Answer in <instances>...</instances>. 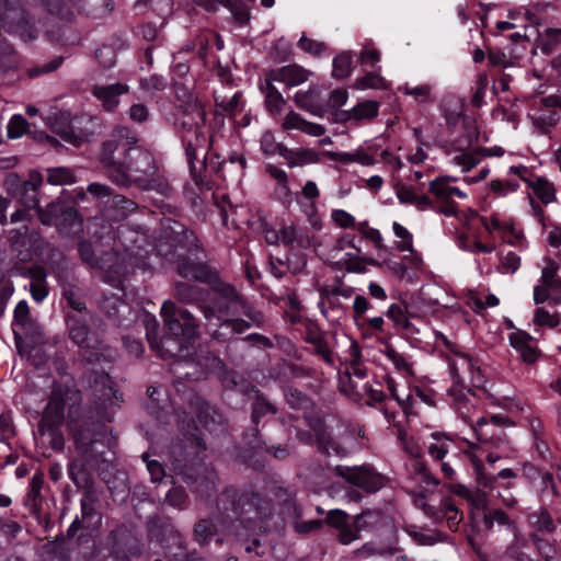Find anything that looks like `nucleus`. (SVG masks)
Instances as JSON below:
<instances>
[{"label": "nucleus", "mask_w": 561, "mask_h": 561, "mask_svg": "<svg viewBox=\"0 0 561 561\" xmlns=\"http://www.w3.org/2000/svg\"><path fill=\"white\" fill-rule=\"evenodd\" d=\"M128 133V129L122 128L103 145L101 161L107 176L119 186L135 185L142 191L168 195L170 184L158 171L153 157L149 151L135 146V141H129V137H125Z\"/></svg>", "instance_id": "f257e3e1"}, {"label": "nucleus", "mask_w": 561, "mask_h": 561, "mask_svg": "<svg viewBox=\"0 0 561 561\" xmlns=\"http://www.w3.org/2000/svg\"><path fill=\"white\" fill-rule=\"evenodd\" d=\"M110 239L113 241L111 252L95 256L91 244L81 242L79 254L90 266L108 273L105 282L117 287L121 284V277L130 270L135 267L146 270L149 266L147 260L153 252L154 245L146 231L135 227L119 226Z\"/></svg>", "instance_id": "f03ea898"}, {"label": "nucleus", "mask_w": 561, "mask_h": 561, "mask_svg": "<svg viewBox=\"0 0 561 561\" xmlns=\"http://www.w3.org/2000/svg\"><path fill=\"white\" fill-rule=\"evenodd\" d=\"M161 316L169 335L159 342L156 336L157 320L153 316L147 314L145 316L147 340L161 358L179 356L197 337L195 320L187 310L176 308L175 304L170 300L163 302Z\"/></svg>", "instance_id": "7ed1b4c3"}, {"label": "nucleus", "mask_w": 561, "mask_h": 561, "mask_svg": "<svg viewBox=\"0 0 561 561\" xmlns=\"http://www.w3.org/2000/svg\"><path fill=\"white\" fill-rule=\"evenodd\" d=\"M205 122L206 112L203 104L195 96L188 95L178 108L175 125L195 179L196 173L205 165L208 149V139L204 131Z\"/></svg>", "instance_id": "20e7f679"}, {"label": "nucleus", "mask_w": 561, "mask_h": 561, "mask_svg": "<svg viewBox=\"0 0 561 561\" xmlns=\"http://www.w3.org/2000/svg\"><path fill=\"white\" fill-rule=\"evenodd\" d=\"M78 400L79 391L71 377L64 376L54 383L49 401L38 425L37 444L48 446L56 451L62 450L65 440L59 426L64 421V409L66 403H75Z\"/></svg>", "instance_id": "39448f33"}, {"label": "nucleus", "mask_w": 561, "mask_h": 561, "mask_svg": "<svg viewBox=\"0 0 561 561\" xmlns=\"http://www.w3.org/2000/svg\"><path fill=\"white\" fill-rule=\"evenodd\" d=\"M233 517L227 515L229 523L221 522L222 529L237 538H252L253 545H257L256 530L268 529L267 519L272 516V504L260 494L241 495L233 503Z\"/></svg>", "instance_id": "423d86ee"}, {"label": "nucleus", "mask_w": 561, "mask_h": 561, "mask_svg": "<svg viewBox=\"0 0 561 561\" xmlns=\"http://www.w3.org/2000/svg\"><path fill=\"white\" fill-rule=\"evenodd\" d=\"M216 301L213 306L205 307L204 314L210 324L213 319H217L219 323V330L213 333V337L216 340H228L234 333H243L251 324H259L262 321L260 313H250L248 317L251 319V323L242 319H226L224 313H229L230 310L233 312L238 311V307L242 306V301L231 286H224L220 290L216 291Z\"/></svg>", "instance_id": "0eeeda50"}, {"label": "nucleus", "mask_w": 561, "mask_h": 561, "mask_svg": "<svg viewBox=\"0 0 561 561\" xmlns=\"http://www.w3.org/2000/svg\"><path fill=\"white\" fill-rule=\"evenodd\" d=\"M358 233L345 232L341 234L331 247L321 250V256L331 264H337L351 273H365L367 265L381 266V264L363 253L362 240Z\"/></svg>", "instance_id": "6e6552de"}, {"label": "nucleus", "mask_w": 561, "mask_h": 561, "mask_svg": "<svg viewBox=\"0 0 561 561\" xmlns=\"http://www.w3.org/2000/svg\"><path fill=\"white\" fill-rule=\"evenodd\" d=\"M435 343L444 345L453 352L448 357L449 371L454 381L450 388H456L460 392V399L467 394L465 390L470 389L469 385L481 387L484 383V377L480 365L468 354L458 352L455 345L442 333L434 331Z\"/></svg>", "instance_id": "1a4fd4ad"}, {"label": "nucleus", "mask_w": 561, "mask_h": 561, "mask_svg": "<svg viewBox=\"0 0 561 561\" xmlns=\"http://www.w3.org/2000/svg\"><path fill=\"white\" fill-rule=\"evenodd\" d=\"M9 243L16 259L24 263L42 261L53 264L54 257L60 255L38 231L25 226L10 231Z\"/></svg>", "instance_id": "9d476101"}, {"label": "nucleus", "mask_w": 561, "mask_h": 561, "mask_svg": "<svg viewBox=\"0 0 561 561\" xmlns=\"http://www.w3.org/2000/svg\"><path fill=\"white\" fill-rule=\"evenodd\" d=\"M444 152L449 162L462 172L476 168L481 161L476 127L472 124L466 125L462 135L444 146Z\"/></svg>", "instance_id": "9b49d317"}, {"label": "nucleus", "mask_w": 561, "mask_h": 561, "mask_svg": "<svg viewBox=\"0 0 561 561\" xmlns=\"http://www.w3.org/2000/svg\"><path fill=\"white\" fill-rule=\"evenodd\" d=\"M456 178L439 176L431 181L428 190L435 198L437 205V213L446 217H457L459 213L458 205L454 202L455 197L465 199L467 193L453 185Z\"/></svg>", "instance_id": "f8f14e48"}, {"label": "nucleus", "mask_w": 561, "mask_h": 561, "mask_svg": "<svg viewBox=\"0 0 561 561\" xmlns=\"http://www.w3.org/2000/svg\"><path fill=\"white\" fill-rule=\"evenodd\" d=\"M37 213L43 225H56L64 236H76L82 231V219L73 208L64 209L59 204H50Z\"/></svg>", "instance_id": "ddd939ff"}, {"label": "nucleus", "mask_w": 561, "mask_h": 561, "mask_svg": "<svg viewBox=\"0 0 561 561\" xmlns=\"http://www.w3.org/2000/svg\"><path fill=\"white\" fill-rule=\"evenodd\" d=\"M561 106V99L558 95H549L535 102L528 113V118L538 133L543 134L554 126L559 116L557 108Z\"/></svg>", "instance_id": "4468645a"}, {"label": "nucleus", "mask_w": 561, "mask_h": 561, "mask_svg": "<svg viewBox=\"0 0 561 561\" xmlns=\"http://www.w3.org/2000/svg\"><path fill=\"white\" fill-rule=\"evenodd\" d=\"M331 220L333 224L341 229L350 230L355 229L363 238L370 241L376 249L383 247V238L380 231L369 226L367 220L356 222L355 217L344 209H332Z\"/></svg>", "instance_id": "2eb2a0df"}, {"label": "nucleus", "mask_w": 561, "mask_h": 561, "mask_svg": "<svg viewBox=\"0 0 561 561\" xmlns=\"http://www.w3.org/2000/svg\"><path fill=\"white\" fill-rule=\"evenodd\" d=\"M334 471L337 476L346 479L350 483L367 492H376L383 485V478L368 466H335Z\"/></svg>", "instance_id": "dca6fc26"}, {"label": "nucleus", "mask_w": 561, "mask_h": 561, "mask_svg": "<svg viewBox=\"0 0 561 561\" xmlns=\"http://www.w3.org/2000/svg\"><path fill=\"white\" fill-rule=\"evenodd\" d=\"M94 392L98 396V409L101 417L107 422L112 421L114 407L123 402V397L113 388V382L107 374L100 375L94 382Z\"/></svg>", "instance_id": "f3484780"}, {"label": "nucleus", "mask_w": 561, "mask_h": 561, "mask_svg": "<svg viewBox=\"0 0 561 561\" xmlns=\"http://www.w3.org/2000/svg\"><path fill=\"white\" fill-rule=\"evenodd\" d=\"M70 339L82 348L81 356L89 363L100 362L103 354L99 340L89 336L87 324L77 319L69 320Z\"/></svg>", "instance_id": "a211bd4d"}, {"label": "nucleus", "mask_w": 561, "mask_h": 561, "mask_svg": "<svg viewBox=\"0 0 561 561\" xmlns=\"http://www.w3.org/2000/svg\"><path fill=\"white\" fill-rule=\"evenodd\" d=\"M480 221L489 233L500 232L506 243L513 247H524V237L515 229L512 219H502L499 214L493 213L481 217Z\"/></svg>", "instance_id": "6ab92c4d"}, {"label": "nucleus", "mask_w": 561, "mask_h": 561, "mask_svg": "<svg viewBox=\"0 0 561 561\" xmlns=\"http://www.w3.org/2000/svg\"><path fill=\"white\" fill-rule=\"evenodd\" d=\"M0 27L18 34L24 41L33 39L36 36V30L30 24L25 11L21 8H8L4 15L0 18Z\"/></svg>", "instance_id": "aec40b11"}, {"label": "nucleus", "mask_w": 561, "mask_h": 561, "mask_svg": "<svg viewBox=\"0 0 561 561\" xmlns=\"http://www.w3.org/2000/svg\"><path fill=\"white\" fill-rule=\"evenodd\" d=\"M387 317L393 321L394 327L405 337L413 339L420 333V329L411 321L417 318V316L410 307L402 308L393 304L388 308Z\"/></svg>", "instance_id": "412c9836"}, {"label": "nucleus", "mask_w": 561, "mask_h": 561, "mask_svg": "<svg viewBox=\"0 0 561 561\" xmlns=\"http://www.w3.org/2000/svg\"><path fill=\"white\" fill-rule=\"evenodd\" d=\"M320 196L319 188L313 181H307L301 188L300 195L297 196V203L302 213L310 219L316 230L321 229L319 219L317 217L316 201Z\"/></svg>", "instance_id": "4be33fe9"}, {"label": "nucleus", "mask_w": 561, "mask_h": 561, "mask_svg": "<svg viewBox=\"0 0 561 561\" xmlns=\"http://www.w3.org/2000/svg\"><path fill=\"white\" fill-rule=\"evenodd\" d=\"M267 75L271 81L280 82L293 88L308 81L311 72L299 65L293 64L273 69Z\"/></svg>", "instance_id": "5701e85b"}, {"label": "nucleus", "mask_w": 561, "mask_h": 561, "mask_svg": "<svg viewBox=\"0 0 561 561\" xmlns=\"http://www.w3.org/2000/svg\"><path fill=\"white\" fill-rule=\"evenodd\" d=\"M280 127L285 131L299 130L308 136L320 137L325 133L324 126L305 119L295 111H289L284 116Z\"/></svg>", "instance_id": "b1692460"}, {"label": "nucleus", "mask_w": 561, "mask_h": 561, "mask_svg": "<svg viewBox=\"0 0 561 561\" xmlns=\"http://www.w3.org/2000/svg\"><path fill=\"white\" fill-rule=\"evenodd\" d=\"M510 344L516 350L523 360L528 364L535 363L539 357V351L534 344V337L523 330H515L510 334Z\"/></svg>", "instance_id": "393cba45"}, {"label": "nucleus", "mask_w": 561, "mask_h": 561, "mask_svg": "<svg viewBox=\"0 0 561 561\" xmlns=\"http://www.w3.org/2000/svg\"><path fill=\"white\" fill-rule=\"evenodd\" d=\"M327 523L340 530L339 539L343 545H348L358 539L355 524L348 525V515L342 510H331L327 515Z\"/></svg>", "instance_id": "a878e982"}, {"label": "nucleus", "mask_w": 561, "mask_h": 561, "mask_svg": "<svg viewBox=\"0 0 561 561\" xmlns=\"http://www.w3.org/2000/svg\"><path fill=\"white\" fill-rule=\"evenodd\" d=\"M128 85L114 83L110 85H95L92 90L93 95L101 101L106 111L114 110L118 103V98L128 92Z\"/></svg>", "instance_id": "bb28decb"}, {"label": "nucleus", "mask_w": 561, "mask_h": 561, "mask_svg": "<svg viewBox=\"0 0 561 561\" xmlns=\"http://www.w3.org/2000/svg\"><path fill=\"white\" fill-rule=\"evenodd\" d=\"M101 523V516L96 513L90 500L81 501V519L76 518L69 526L68 534L76 535L81 528L94 529Z\"/></svg>", "instance_id": "cd10ccee"}, {"label": "nucleus", "mask_w": 561, "mask_h": 561, "mask_svg": "<svg viewBox=\"0 0 561 561\" xmlns=\"http://www.w3.org/2000/svg\"><path fill=\"white\" fill-rule=\"evenodd\" d=\"M448 393L454 400L457 413L474 430L476 421L473 420V415L476 413V405L472 402L474 394L471 389L465 390L467 396L461 399L459 398L460 392L457 391L456 388H450Z\"/></svg>", "instance_id": "c85d7f7f"}, {"label": "nucleus", "mask_w": 561, "mask_h": 561, "mask_svg": "<svg viewBox=\"0 0 561 561\" xmlns=\"http://www.w3.org/2000/svg\"><path fill=\"white\" fill-rule=\"evenodd\" d=\"M512 425L513 422L510 420V417L503 414H494L490 416V419L481 416L476 421L474 432L479 439L488 440L495 436V433L489 430L490 426L505 427Z\"/></svg>", "instance_id": "c756f323"}, {"label": "nucleus", "mask_w": 561, "mask_h": 561, "mask_svg": "<svg viewBox=\"0 0 561 561\" xmlns=\"http://www.w3.org/2000/svg\"><path fill=\"white\" fill-rule=\"evenodd\" d=\"M289 168L304 167L314 164L320 161V154L312 149H289L285 147L280 152Z\"/></svg>", "instance_id": "7c9ffc66"}, {"label": "nucleus", "mask_w": 561, "mask_h": 561, "mask_svg": "<svg viewBox=\"0 0 561 561\" xmlns=\"http://www.w3.org/2000/svg\"><path fill=\"white\" fill-rule=\"evenodd\" d=\"M312 432L319 449L327 453L328 455L334 454L336 456L343 457L348 453L346 448L340 446L337 443L331 439L329 433L323 427L321 422H318L312 427Z\"/></svg>", "instance_id": "2f4dec72"}, {"label": "nucleus", "mask_w": 561, "mask_h": 561, "mask_svg": "<svg viewBox=\"0 0 561 561\" xmlns=\"http://www.w3.org/2000/svg\"><path fill=\"white\" fill-rule=\"evenodd\" d=\"M197 422L198 425L193 420L195 430H199L201 425L207 431L213 432L216 425L221 426L222 415L215 408L203 402L197 413Z\"/></svg>", "instance_id": "473e14b6"}, {"label": "nucleus", "mask_w": 561, "mask_h": 561, "mask_svg": "<svg viewBox=\"0 0 561 561\" xmlns=\"http://www.w3.org/2000/svg\"><path fill=\"white\" fill-rule=\"evenodd\" d=\"M178 272L187 279H194L202 283L211 282V272L203 264L182 262L178 265Z\"/></svg>", "instance_id": "72a5a7b5"}, {"label": "nucleus", "mask_w": 561, "mask_h": 561, "mask_svg": "<svg viewBox=\"0 0 561 561\" xmlns=\"http://www.w3.org/2000/svg\"><path fill=\"white\" fill-rule=\"evenodd\" d=\"M280 243L291 248H305L309 244L307 234L294 225L280 228Z\"/></svg>", "instance_id": "f704fd0d"}, {"label": "nucleus", "mask_w": 561, "mask_h": 561, "mask_svg": "<svg viewBox=\"0 0 561 561\" xmlns=\"http://www.w3.org/2000/svg\"><path fill=\"white\" fill-rule=\"evenodd\" d=\"M265 81L264 91L266 107L271 113L278 114L282 112L286 101L282 93L275 88V81L270 80L268 75H266Z\"/></svg>", "instance_id": "c9c22d12"}, {"label": "nucleus", "mask_w": 561, "mask_h": 561, "mask_svg": "<svg viewBox=\"0 0 561 561\" xmlns=\"http://www.w3.org/2000/svg\"><path fill=\"white\" fill-rule=\"evenodd\" d=\"M528 186L531 187L536 197L543 204H550L554 202L556 188L554 185L547 179L538 176L534 181L529 182Z\"/></svg>", "instance_id": "e433bc0d"}, {"label": "nucleus", "mask_w": 561, "mask_h": 561, "mask_svg": "<svg viewBox=\"0 0 561 561\" xmlns=\"http://www.w3.org/2000/svg\"><path fill=\"white\" fill-rule=\"evenodd\" d=\"M528 524L535 535L550 534L554 530V524L547 511L533 513L528 516Z\"/></svg>", "instance_id": "4c0bfd02"}, {"label": "nucleus", "mask_w": 561, "mask_h": 561, "mask_svg": "<svg viewBox=\"0 0 561 561\" xmlns=\"http://www.w3.org/2000/svg\"><path fill=\"white\" fill-rule=\"evenodd\" d=\"M407 469L414 479H417L421 483H425L427 486H436L438 484V481L431 476L420 458H411L407 463Z\"/></svg>", "instance_id": "58836bf2"}, {"label": "nucleus", "mask_w": 561, "mask_h": 561, "mask_svg": "<svg viewBox=\"0 0 561 561\" xmlns=\"http://www.w3.org/2000/svg\"><path fill=\"white\" fill-rule=\"evenodd\" d=\"M543 267L541 270V276L539 283L551 289H558L561 286V279L557 276L559 266L554 260L549 256L543 259Z\"/></svg>", "instance_id": "ea45409f"}, {"label": "nucleus", "mask_w": 561, "mask_h": 561, "mask_svg": "<svg viewBox=\"0 0 561 561\" xmlns=\"http://www.w3.org/2000/svg\"><path fill=\"white\" fill-rule=\"evenodd\" d=\"M561 41V30L547 28L542 34H539L536 48L542 54H551Z\"/></svg>", "instance_id": "a19ab883"}, {"label": "nucleus", "mask_w": 561, "mask_h": 561, "mask_svg": "<svg viewBox=\"0 0 561 561\" xmlns=\"http://www.w3.org/2000/svg\"><path fill=\"white\" fill-rule=\"evenodd\" d=\"M398 91L412 96L417 103H428L433 101L432 87L430 84L410 85L404 83L398 87Z\"/></svg>", "instance_id": "79ce46f5"}, {"label": "nucleus", "mask_w": 561, "mask_h": 561, "mask_svg": "<svg viewBox=\"0 0 561 561\" xmlns=\"http://www.w3.org/2000/svg\"><path fill=\"white\" fill-rule=\"evenodd\" d=\"M319 92L317 88L310 87L307 91H298L294 94L295 104L310 113L318 108Z\"/></svg>", "instance_id": "37998d69"}, {"label": "nucleus", "mask_w": 561, "mask_h": 561, "mask_svg": "<svg viewBox=\"0 0 561 561\" xmlns=\"http://www.w3.org/2000/svg\"><path fill=\"white\" fill-rule=\"evenodd\" d=\"M385 356L391 362L394 368L404 376H412V363L408 357L397 352L392 346L388 345L383 350Z\"/></svg>", "instance_id": "c03bdc74"}, {"label": "nucleus", "mask_w": 561, "mask_h": 561, "mask_svg": "<svg viewBox=\"0 0 561 561\" xmlns=\"http://www.w3.org/2000/svg\"><path fill=\"white\" fill-rule=\"evenodd\" d=\"M500 304V299L494 294H488L485 299L474 290H470L467 294V305L472 308L477 313L482 312L488 307H496Z\"/></svg>", "instance_id": "a18cd8bd"}, {"label": "nucleus", "mask_w": 561, "mask_h": 561, "mask_svg": "<svg viewBox=\"0 0 561 561\" xmlns=\"http://www.w3.org/2000/svg\"><path fill=\"white\" fill-rule=\"evenodd\" d=\"M348 362L350 366L346 369V374L350 378L356 377L363 379L366 377V369L360 366V351L357 343L352 342L348 350Z\"/></svg>", "instance_id": "49530a36"}, {"label": "nucleus", "mask_w": 561, "mask_h": 561, "mask_svg": "<svg viewBox=\"0 0 561 561\" xmlns=\"http://www.w3.org/2000/svg\"><path fill=\"white\" fill-rule=\"evenodd\" d=\"M47 182L51 185H67L76 182L73 171L66 167H56L47 170Z\"/></svg>", "instance_id": "de8ad7c7"}, {"label": "nucleus", "mask_w": 561, "mask_h": 561, "mask_svg": "<svg viewBox=\"0 0 561 561\" xmlns=\"http://www.w3.org/2000/svg\"><path fill=\"white\" fill-rule=\"evenodd\" d=\"M431 436L433 438V442L430 443L427 446L428 454L434 459H443L449 449V437L440 433H433Z\"/></svg>", "instance_id": "09e8293b"}, {"label": "nucleus", "mask_w": 561, "mask_h": 561, "mask_svg": "<svg viewBox=\"0 0 561 561\" xmlns=\"http://www.w3.org/2000/svg\"><path fill=\"white\" fill-rule=\"evenodd\" d=\"M520 267V257L513 251L499 254L497 271L502 274H515Z\"/></svg>", "instance_id": "8fccbe9b"}, {"label": "nucleus", "mask_w": 561, "mask_h": 561, "mask_svg": "<svg viewBox=\"0 0 561 561\" xmlns=\"http://www.w3.org/2000/svg\"><path fill=\"white\" fill-rule=\"evenodd\" d=\"M225 8L230 11L239 25H245L249 22L250 11L242 0H226Z\"/></svg>", "instance_id": "3c124183"}, {"label": "nucleus", "mask_w": 561, "mask_h": 561, "mask_svg": "<svg viewBox=\"0 0 561 561\" xmlns=\"http://www.w3.org/2000/svg\"><path fill=\"white\" fill-rule=\"evenodd\" d=\"M378 114V103L374 101H366L359 103L355 107L352 108L350 113L351 119L363 121V119H371L376 117Z\"/></svg>", "instance_id": "603ef678"}, {"label": "nucleus", "mask_w": 561, "mask_h": 561, "mask_svg": "<svg viewBox=\"0 0 561 561\" xmlns=\"http://www.w3.org/2000/svg\"><path fill=\"white\" fill-rule=\"evenodd\" d=\"M286 146L276 141L275 135L272 130H265L260 139V148L265 156H280Z\"/></svg>", "instance_id": "864d4df0"}, {"label": "nucleus", "mask_w": 561, "mask_h": 561, "mask_svg": "<svg viewBox=\"0 0 561 561\" xmlns=\"http://www.w3.org/2000/svg\"><path fill=\"white\" fill-rule=\"evenodd\" d=\"M392 231L399 240L396 242V249L400 252L412 250L413 236L412 233L401 224L394 221L392 224Z\"/></svg>", "instance_id": "5fc2aeb1"}, {"label": "nucleus", "mask_w": 561, "mask_h": 561, "mask_svg": "<svg viewBox=\"0 0 561 561\" xmlns=\"http://www.w3.org/2000/svg\"><path fill=\"white\" fill-rule=\"evenodd\" d=\"M175 289L178 297L182 301L193 302L202 299V289L196 285L190 284L188 282L178 283Z\"/></svg>", "instance_id": "6e6d98bb"}, {"label": "nucleus", "mask_w": 561, "mask_h": 561, "mask_svg": "<svg viewBox=\"0 0 561 561\" xmlns=\"http://www.w3.org/2000/svg\"><path fill=\"white\" fill-rule=\"evenodd\" d=\"M383 516L376 511H367L356 516L354 524L357 534L366 528H371L381 523Z\"/></svg>", "instance_id": "4d7b16f0"}, {"label": "nucleus", "mask_w": 561, "mask_h": 561, "mask_svg": "<svg viewBox=\"0 0 561 561\" xmlns=\"http://www.w3.org/2000/svg\"><path fill=\"white\" fill-rule=\"evenodd\" d=\"M560 323V317L557 312H550L542 307L535 310L534 324L537 327H547L553 329Z\"/></svg>", "instance_id": "13d9d810"}, {"label": "nucleus", "mask_w": 561, "mask_h": 561, "mask_svg": "<svg viewBox=\"0 0 561 561\" xmlns=\"http://www.w3.org/2000/svg\"><path fill=\"white\" fill-rule=\"evenodd\" d=\"M518 57L512 54H506L499 49H492L489 51V61L494 67L510 68L515 67L518 64Z\"/></svg>", "instance_id": "bf43d9fd"}, {"label": "nucleus", "mask_w": 561, "mask_h": 561, "mask_svg": "<svg viewBox=\"0 0 561 561\" xmlns=\"http://www.w3.org/2000/svg\"><path fill=\"white\" fill-rule=\"evenodd\" d=\"M519 188V183L514 180H492L490 182V192L496 197H504Z\"/></svg>", "instance_id": "052dcab7"}, {"label": "nucleus", "mask_w": 561, "mask_h": 561, "mask_svg": "<svg viewBox=\"0 0 561 561\" xmlns=\"http://www.w3.org/2000/svg\"><path fill=\"white\" fill-rule=\"evenodd\" d=\"M352 58L348 54L344 53L333 59V77L343 79L351 73Z\"/></svg>", "instance_id": "680f3d73"}, {"label": "nucleus", "mask_w": 561, "mask_h": 561, "mask_svg": "<svg viewBox=\"0 0 561 561\" xmlns=\"http://www.w3.org/2000/svg\"><path fill=\"white\" fill-rule=\"evenodd\" d=\"M266 172L277 182L278 192L284 194L285 196L290 195V190L288 186V175L283 169H279L274 164H268L266 167Z\"/></svg>", "instance_id": "e2e57ef3"}, {"label": "nucleus", "mask_w": 561, "mask_h": 561, "mask_svg": "<svg viewBox=\"0 0 561 561\" xmlns=\"http://www.w3.org/2000/svg\"><path fill=\"white\" fill-rule=\"evenodd\" d=\"M43 184V175L38 171H31L27 179V185L32 186V194L26 198L28 208L38 205L37 191Z\"/></svg>", "instance_id": "0e129e2a"}, {"label": "nucleus", "mask_w": 561, "mask_h": 561, "mask_svg": "<svg viewBox=\"0 0 561 561\" xmlns=\"http://www.w3.org/2000/svg\"><path fill=\"white\" fill-rule=\"evenodd\" d=\"M357 89H382L385 88L383 78L377 72H369L364 77L356 80L355 83Z\"/></svg>", "instance_id": "69168bd1"}, {"label": "nucleus", "mask_w": 561, "mask_h": 561, "mask_svg": "<svg viewBox=\"0 0 561 561\" xmlns=\"http://www.w3.org/2000/svg\"><path fill=\"white\" fill-rule=\"evenodd\" d=\"M215 531H217V527L214 522L204 519L196 525L194 535L199 543H205L214 535Z\"/></svg>", "instance_id": "338daca9"}, {"label": "nucleus", "mask_w": 561, "mask_h": 561, "mask_svg": "<svg viewBox=\"0 0 561 561\" xmlns=\"http://www.w3.org/2000/svg\"><path fill=\"white\" fill-rule=\"evenodd\" d=\"M298 47L312 56H320L325 49V45L322 42L309 38L306 34L300 36Z\"/></svg>", "instance_id": "774afa93"}]
</instances>
